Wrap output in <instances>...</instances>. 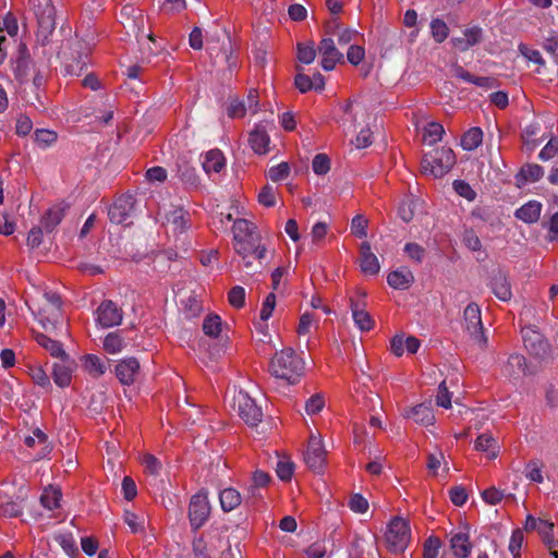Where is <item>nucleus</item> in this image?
<instances>
[{
  "mask_svg": "<svg viewBox=\"0 0 558 558\" xmlns=\"http://www.w3.org/2000/svg\"><path fill=\"white\" fill-rule=\"evenodd\" d=\"M192 554L193 558H234L231 544L218 530H210L195 537Z\"/></svg>",
  "mask_w": 558,
  "mask_h": 558,
  "instance_id": "1",
  "label": "nucleus"
},
{
  "mask_svg": "<svg viewBox=\"0 0 558 558\" xmlns=\"http://www.w3.org/2000/svg\"><path fill=\"white\" fill-rule=\"evenodd\" d=\"M303 369L302 359L291 348L276 352L269 363L270 374L288 384H295L302 376Z\"/></svg>",
  "mask_w": 558,
  "mask_h": 558,
  "instance_id": "2",
  "label": "nucleus"
},
{
  "mask_svg": "<svg viewBox=\"0 0 558 558\" xmlns=\"http://www.w3.org/2000/svg\"><path fill=\"white\" fill-rule=\"evenodd\" d=\"M157 219L165 227L167 233L179 236L191 228V216L182 206H159Z\"/></svg>",
  "mask_w": 558,
  "mask_h": 558,
  "instance_id": "3",
  "label": "nucleus"
},
{
  "mask_svg": "<svg viewBox=\"0 0 558 558\" xmlns=\"http://www.w3.org/2000/svg\"><path fill=\"white\" fill-rule=\"evenodd\" d=\"M454 163L453 150L449 147H439L424 155L422 171L433 178H441L450 171Z\"/></svg>",
  "mask_w": 558,
  "mask_h": 558,
  "instance_id": "4",
  "label": "nucleus"
},
{
  "mask_svg": "<svg viewBox=\"0 0 558 558\" xmlns=\"http://www.w3.org/2000/svg\"><path fill=\"white\" fill-rule=\"evenodd\" d=\"M385 539L392 553H402L407 549L411 539V530L408 520L395 517L387 525Z\"/></svg>",
  "mask_w": 558,
  "mask_h": 558,
  "instance_id": "5",
  "label": "nucleus"
},
{
  "mask_svg": "<svg viewBox=\"0 0 558 558\" xmlns=\"http://www.w3.org/2000/svg\"><path fill=\"white\" fill-rule=\"evenodd\" d=\"M465 330L473 341L480 347H484L487 338L483 330L481 308L476 303H470L463 312Z\"/></svg>",
  "mask_w": 558,
  "mask_h": 558,
  "instance_id": "6",
  "label": "nucleus"
},
{
  "mask_svg": "<svg viewBox=\"0 0 558 558\" xmlns=\"http://www.w3.org/2000/svg\"><path fill=\"white\" fill-rule=\"evenodd\" d=\"M233 401L234 405L238 408L240 417L243 418L246 424L255 426L262 421L263 412L247 392L240 390L234 395Z\"/></svg>",
  "mask_w": 558,
  "mask_h": 558,
  "instance_id": "7",
  "label": "nucleus"
},
{
  "mask_svg": "<svg viewBox=\"0 0 558 558\" xmlns=\"http://www.w3.org/2000/svg\"><path fill=\"white\" fill-rule=\"evenodd\" d=\"M522 338L526 350L537 359H545L549 353V344L543 335L532 327L522 329Z\"/></svg>",
  "mask_w": 558,
  "mask_h": 558,
  "instance_id": "8",
  "label": "nucleus"
},
{
  "mask_svg": "<svg viewBox=\"0 0 558 558\" xmlns=\"http://www.w3.org/2000/svg\"><path fill=\"white\" fill-rule=\"evenodd\" d=\"M210 512L207 496L198 493L191 498L189 507V517L192 527L199 529L207 521Z\"/></svg>",
  "mask_w": 558,
  "mask_h": 558,
  "instance_id": "9",
  "label": "nucleus"
},
{
  "mask_svg": "<svg viewBox=\"0 0 558 558\" xmlns=\"http://www.w3.org/2000/svg\"><path fill=\"white\" fill-rule=\"evenodd\" d=\"M64 71L68 75L78 76L83 73L87 65L88 53L82 50V45L76 44V47L70 52H62Z\"/></svg>",
  "mask_w": 558,
  "mask_h": 558,
  "instance_id": "10",
  "label": "nucleus"
},
{
  "mask_svg": "<svg viewBox=\"0 0 558 558\" xmlns=\"http://www.w3.org/2000/svg\"><path fill=\"white\" fill-rule=\"evenodd\" d=\"M306 465L315 472H320L326 461V450L319 437L312 435L304 456Z\"/></svg>",
  "mask_w": 558,
  "mask_h": 558,
  "instance_id": "11",
  "label": "nucleus"
},
{
  "mask_svg": "<svg viewBox=\"0 0 558 558\" xmlns=\"http://www.w3.org/2000/svg\"><path fill=\"white\" fill-rule=\"evenodd\" d=\"M322 57L320 65L325 71H331L343 60V54L337 49L332 38H323L318 46Z\"/></svg>",
  "mask_w": 558,
  "mask_h": 558,
  "instance_id": "12",
  "label": "nucleus"
},
{
  "mask_svg": "<svg viewBox=\"0 0 558 558\" xmlns=\"http://www.w3.org/2000/svg\"><path fill=\"white\" fill-rule=\"evenodd\" d=\"M134 202L130 195L118 198L108 210V216L113 223H126L133 213Z\"/></svg>",
  "mask_w": 558,
  "mask_h": 558,
  "instance_id": "13",
  "label": "nucleus"
},
{
  "mask_svg": "<svg viewBox=\"0 0 558 558\" xmlns=\"http://www.w3.org/2000/svg\"><path fill=\"white\" fill-rule=\"evenodd\" d=\"M96 320L105 328L113 327L122 322V313L112 301H104L97 308Z\"/></svg>",
  "mask_w": 558,
  "mask_h": 558,
  "instance_id": "14",
  "label": "nucleus"
},
{
  "mask_svg": "<svg viewBox=\"0 0 558 558\" xmlns=\"http://www.w3.org/2000/svg\"><path fill=\"white\" fill-rule=\"evenodd\" d=\"M483 40V29L478 26H471L463 31L462 36L452 37L451 44L459 51H466L468 49L478 45Z\"/></svg>",
  "mask_w": 558,
  "mask_h": 558,
  "instance_id": "15",
  "label": "nucleus"
},
{
  "mask_svg": "<svg viewBox=\"0 0 558 558\" xmlns=\"http://www.w3.org/2000/svg\"><path fill=\"white\" fill-rule=\"evenodd\" d=\"M270 137L266 123H258L251 131L248 144L251 148L258 155H265L268 151Z\"/></svg>",
  "mask_w": 558,
  "mask_h": 558,
  "instance_id": "16",
  "label": "nucleus"
},
{
  "mask_svg": "<svg viewBox=\"0 0 558 558\" xmlns=\"http://www.w3.org/2000/svg\"><path fill=\"white\" fill-rule=\"evenodd\" d=\"M74 362L69 355L60 359V362L53 364L52 377L57 386L64 388L71 384Z\"/></svg>",
  "mask_w": 558,
  "mask_h": 558,
  "instance_id": "17",
  "label": "nucleus"
},
{
  "mask_svg": "<svg viewBox=\"0 0 558 558\" xmlns=\"http://www.w3.org/2000/svg\"><path fill=\"white\" fill-rule=\"evenodd\" d=\"M140 371V362L134 357L121 360L116 366V375L122 385L134 383Z\"/></svg>",
  "mask_w": 558,
  "mask_h": 558,
  "instance_id": "18",
  "label": "nucleus"
},
{
  "mask_svg": "<svg viewBox=\"0 0 558 558\" xmlns=\"http://www.w3.org/2000/svg\"><path fill=\"white\" fill-rule=\"evenodd\" d=\"M234 250L241 259L254 257L262 260L266 254V248L259 244L258 238L236 242L234 243Z\"/></svg>",
  "mask_w": 558,
  "mask_h": 558,
  "instance_id": "19",
  "label": "nucleus"
},
{
  "mask_svg": "<svg viewBox=\"0 0 558 558\" xmlns=\"http://www.w3.org/2000/svg\"><path fill=\"white\" fill-rule=\"evenodd\" d=\"M361 270L364 275L375 276L379 272L380 265L377 256L372 252L371 245L368 242H363L361 244V262H360Z\"/></svg>",
  "mask_w": 558,
  "mask_h": 558,
  "instance_id": "20",
  "label": "nucleus"
},
{
  "mask_svg": "<svg viewBox=\"0 0 558 558\" xmlns=\"http://www.w3.org/2000/svg\"><path fill=\"white\" fill-rule=\"evenodd\" d=\"M450 548L456 558H466L472 549L469 534L458 532L450 536Z\"/></svg>",
  "mask_w": 558,
  "mask_h": 558,
  "instance_id": "21",
  "label": "nucleus"
},
{
  "mask_svg": "<svg viewBox=\"0 0 558 558\" xmlns=\"http://www.w3.org/2000/svg\"><path fill=\"white\" fill-rule=\"evenodd\" d=\"M414 281L412 271L407 267H401L391 271L387 277L388 284L393 289H408Z\"/></svg>",
  "mask_w": 558,
  "mask_h": 558,
  "instance_id": "22",
  "label": "nucleus"
},
{
  "mask_svg": "<svg viewBox=\"0 0 558 558\" xmlns=\"http://www.w3.org/2000/svg\"><path fill=\"white\" fill-rule=\"evenodd\" d=\"M405 416L412 418L415 423L422 425H432L435 421V415L429 403H421L411 408Z\"/></svg>",
  "mask_w": 558,
  "mask_h": 558,
  "instance_id": "23",
  "label": "nucleus"
},
{
  "mask_svg": "<svg viewBox=\"0 0 558 558\" xmlns=\"http://www.w3.org/2000/svg\"><path fill=\"white\" fill-rule=\"evenodd\" d=\"M474 447L477 451L486 453L488 459H496L500 450L497 439L488 433L481 434L476 438Z\"/></svg>",
  "mask_w": 558,
  "mask_h": 558,
  "instance_id": "24",
  "label": "nucleus"
},
{
  "mask_svg": "<svg viewBox=\"0 0 558 558\" xmlns=\"http://www.w3.org/2000/svg\"><path fill=\"white\" fill-rule=\"evenodd\" d=\"M226 165L223 154L219 149H211L204 155L202 166L207 174L219 173Z\"/></svg>",
  "mask_w": 558,
  "mask_h": 558,
  "instance_id": "25",
  "label": "nucleus"
},
{
  "mask_svg": "<svg viewBox=\"0 0 558 558\" xmlns=\"http://www.w3.org/2000/svg\"><path fill=\"white\" fill-rule=\"evenodd\" d=\"M451 73L454 77L460 78L466 83L474 84L480 87H487L490 88L493 86V80L490 77L486 76H474L468 71H465L461 65L458 63H453L451 65Z\"/></svg>",
  "mask_w": 558,
  "mask_h": 558,
  "instance_id": "26",
  "label": "nucleus"
},
{
  "mask_svg": "<svg viewBox=\"0 0 558 558\" xmlns=\"http://www.w3.org/2000/svg\"><path fill=\"white\" fill-rule=\"evenodd\" d=\"M492 292L502 302H508L512 298L510 283L505 275L496 274L490 281Z\"/></svg>",
  "mask_w": 558,
  "mask_h": 558,
  "instance_id": "27",
  "label": "nucleus"
},
{
  "mask_svg": "<svg viewBox=\"0 0 558 558\" xmlns=\"http://www.w3.org/2000/svg\"><path fill=\"white\" fill-rule=\"evenodd\" d=\"M504 374L513 379L524 376L526 374L525 357L521 354L510 355L504 367Z\"/></svg>",
  "mask_w": 558,
  "mask_h": 558,
  "instance_id": "28",
  "label": "nucleus"
},
{
  "mask_svg": "<svg viewBox=\"0 0 558 558\" xmlns=\"http://www.w3.org/2000/svg\"><path fill=\"white\" fill-rule=\"evenodd\" d=\"M65 206L56 204L51 206L43 216L40 223L46 232H51L62 220Z\"/></svg>",
  "mask_w": 558,
  "mask_h": 558,
  "instance_id": "29",
  "label": "nucleus"
},
{
  "mask_svg": "<svg viewBox=\"0 0 558 558\" xmlns=\"http://www.w3.org/2000/svg\"><path fill=\"white\" fill-rule=\"evenodd\" d=\"M232 231L234 243L258 238L255 233V226L246 219L235 220Z\"/></svg>",
  "mask_w": 558,
  "mask_h": 558,
  "instance_id": "30",
  "label": "nucleus"
},
{
  "mask_svg": "<svg viewBox=\"0 0 558 558\" xmlns=\"http://www.w3.org/2000/svg\"><path fill=\"white\" fill-rule=\"evenodd\" d=\"M542 211V204L531 201L521 206L515 211V217L526 223H533L538 220Z\"/></svg>",
  "mask_w": 558,
  "mask_h": 558,
  "instance_id": "31",
  "label": "nucleus"
},
{
  "mask_svg": "<svg viewBox=\"0 0 558 558\" xmlns=\"http://www.w3.org/2000/svg\"><path fill=\"white\" fill-rule=\"evenodd\" d=\"M351 311L354 324L361 331H369L373 328L374 320L369 313L354 301H351Z\"/></svg>",
  "mask_w": 558,
  "mask_h": 558,
  "instance_id": "32",
  "label": "nucleus"
},
{
  "mask_svg": "<svg viewBox=\"0 0 558 558\" xmlns=\"http://www.w3.org/2000/svg\"><path fill=\"white\" fill-rule=\"evenodd\" d=\"M220 505L223 511H232L242 501L241 494L234 488H225L219 494Z\"/></svg>",
  "mask_w": 558,
  "mask_h": 558,
  "instance_id": "33",
  "label": "nucleus"
},
{
  "mask_svg": "<svg viewBox=\"0 0 558 558\" xmlns=\"http://www.w3.org/2000/svg\"><path fill=\"white\" fill-rule=\"evenodd\" d=\"M38 26L39 34L44 35L46 38L47 35L51 34L56 27L54 22V8L47 3L46 9L44 10L41 15H38Z\"/></svg>",
  "mask_w": 558,
  "mask_h": 558,
  "instance_id": "34",
  "label": "nucleus"
},
{
  "mask_svg": "<svg viewBox=\"0 0 558 558\" xmlns=\"http://www.w3.org/2000/svg\"><path fill=\"white\" fill-rule=\"evenodd\" d=\"M62 493L60 488L54 486L46 487L40 496V504L48 510H53L60 507Z\"/></svg>",
  "mask_w": 558,
  "mask_h": 558,
  "instance_id": "35",
  "label": "nucleus"
},
{
  "mask_svg": "<svg viewBox=\"0 0 558 558\" xmlns=\"http://www.w3.org/2000/svg\"><path fill=\"white\" fill-rule=\"evenodd\" d=\"M83 367L93 377H100L107 371L106 364L100 360V357L94 354H87L84 356Z\"/></svg>",
  "mask_w": 558,
  "mask_h": 558,
  "instance_id": "36",
  "label": "nucleus"
},
{
  "mask_svg": "<svg viewBox=\"0 0 558 558\" xmlns=\"http://www.w3.org/2000/svg\"><path fill=\"white\" fill-rule=\"evenodd\" d=\"M36 340L38 344L45 348L53 357L62 359L68 355L59 341L50 339L46 335H37Z\"/></svg>",
  "mask_w": 558,
  "mask_h": 558,
  "instance_id": "37",
  "label": "nucleus"
},
{
  "mask_svg": "<svg viewBox=\"0 0 558 558\" xmlns=\"http://www.w3.org/2000/svg\"><path fill=\"white\" fill-rule=\"evenodd\" d=\"M483 142V132L480 128H472L461 138V146L464 150H474Z\"/></svg>",
  "mask_w": 558,
  "mask_h": 558,
  "instance_id": "38",
  "label": "nucleus"
},
{
  "mask_svg": "<svg viewBox=\"0 0 558 558\" xmlns=\"http://www.w3.org/2000/svg\"><path fill=\"white\" fill-rule=\"evenodd\" d=\"M445 133L444 126L437 122H429L423 130V140L427 145H434L441 141Z\"/></svg>",
  "mask_w": 558,
  "mask_h": 558,
  "instance_id": "39",
  "label": "nucleus"
},
{
  "mask_svg": "<svg viewBox=\"0 0 558 558\" xmlns=\"http://www.w3.org/2000/svg\"><path fill=\"white\" fill-rule=\"evenodd\" d=\"M57 138V133L49 129H37L34 133L35 144L43 149H46L54 144Z\"/></svg>",
  "mask_w": 558,
  "mask_h": 558,
  "instance_id": "40",
  "label": "nucleus"
},
{
  "mask_svg": "<svg viewBox=\"0 0 558 558\" xmlns=\"http://www.w3.org/2000/svg\"><path fill=\"white\" fill-rule=\"evenodd\" d=\"M296 57L301 63L311 64L316 58V48L313 41L298 44Z\"/></svg>",
  "mask_w": 558,
  "mask_h": 558,
  "instance_id": "41",
  "label": "nucleus"
},
{
  "mask_svg": "<svg viewBox=\"0 0 558 558\" xmlns=\"http://www.w3.org/2000/svg\"><path fill=\"white\" fill-rule=\"evenodd\" d=\"M123 520L132 533L136 534L144 532L146 523L145 515H138L130 510H125L123 513Z\"/></svg>",
  "mask_w": 558,
  "mask_h": 558,
  "instance_id": "42",
  "label": "nucleus"
},
{
  "mask_svg": "<svg viewBox=\"0 0 558 558\" xmlns=\"http://www.w3.org/2000/svg\"><path fill=\"white\" fill-rule=\"evenodd\" d=\"M124 348V340L118 332H109L104 340V349L109 354L120 353Z\"/></svg>",
  "mask_w": 558,
  "mask_h": 558,
  "instance_id": "43",
  "label": "nucleus"
},
{
  "mask_svg": "<svg viewBox=\"0 0 558 558\" xmlns=\"http://www.w3.org/2000/svg\"><path fill=\"white\" fill-rule=\"evenodd\" d=\"M221 318L216 314H210L203 322V330L205 335L217 338L221 332Z\"/></svg>",
  "mask_w": 558,
  "mask_h": 558,
  "instance_id": "44",
  "label": "nucleus"
},
{
  "mask_svg": "<svg viewBox=\"0 0 558 558\" xmlns=\"http://www.w3.org/2000/svg\"><path fill=\"white\" fill-rule=\"evenodd\" d=\"M519 175L525 182H536L544 175V169L537 163H529L522 167Z\"/></svg>",
  "mask_w": 558,
  "mask_h": 558,
  "instance_id": "45",
  "label": "nucleus"
},
{
  "mask_svg": "<svg viewBox=\"0 0 558 558\" xmlns=\"http://www.w3.org/2000/svg\"><path fill=\"white\" fill-rule=\"evenodd\" d=\"M24 442L27 447H35L36 445H41V451L37 453L39 458L46 454L47 446V436L39 428L33 432V435L25 437Z\"/></svg>",
  "mask_w": 558,
  "mask_h": 558,
  "instance_id": "46",
  "label": "nucleus"
},
{
  "mask_svg": "<svg viewBox=\"0 0 558 558\" xmlns=\"http://www.w3.org/2000/svg\"><path fill=\"white\" fill-rule=\"evenodd\" d=\"M348 507L354 513L364 514L367 512L369 504L364 496H362L359 493H355L350 497L348 501Z\"/></svg>",
  "mask_w": 558,
  "mask_h": 558,
  "instance_id": "47",
  "label": "nucleus"
},
{
  "mask_svg": "<svg viewBox=\"0 0 558 558\" xmlns=\"http://www.w3.org/2000/svg\"><path fill=\"white\" fill-rule=\"evenodd\" d=\"M293 472L294 464L290 459L283 457L278 460L276 473L281 481H290L293 475Z\"/></svg>",
  "mask_w": 558,
  "mask_h": 558,
  "instance_id": "48",
  "label": "nucleus"
},
{
  "mask_svg": "<svg viewBox=\"0 0 558 558\" xmlns=\"http://www.w3.org/2000/svg\"><path fill=\"white\" fill-rule=\"evenodd\" d=\"M430 32L437 43H442L448 37L449 27L442 20L435 19L430 22Z\"/></svg>",
  "mask_w": 558,
  "mask_h": 558,
  "instance_id": "49",
  "label": "nucleus"
},
{
  "mask_svg": "<svg viewBox=\"0 0 558 558\" xmlns=\"http://www.w3.org/2000/svg\"><path fill=\"white\" fill-rule=\"evenodd\" d=\"M312 168L315 174L325 175L330 170V159L326 154H317L312 162Z\"/></svg>",
  "mask_w": 558,
  "mask_h": 558,
  "instance_id": "50",
  "label": "nucleus"
},
{
  "mask_svg": "<svg viewBox=\"0 0 558 558\" xmlns=\"http://www.w3.org/2000/svg\"><path fill=\"white\" fill-rule=\"evenodd\" d=\"M318 326V320L313 314L306 312L300 317L298 333L299 336H306L311 332L313 327Z\"/></svg>",
  "mask_w": 558,
  "mask_h": 558,
  "instance_id": "51",
  "label": "nucleus"
},
{
  "mask_svg": "<svg viewBox=\"0 0 558 558\" xmlns=\"http://www.w3.org/2000/svg\"><path fill=\"white\" fill-rule=\"evenodd\" d=\"M452 186H453L454 192L459 196L468 199L469 202H473L475 199L476 192L472 189V186L468 182H465L463 180H456V181H453Z\"/></svg>",
  "mask_w": 558,
  "mask_h": 558,
  "instance_id": "52",
  "label": "nucleus"
},
{
  "mask_svg": "<svg viewBox=\"0 0 558 558\" xmlns=\"http://www.w3.org/2000/svg\"><path fill=\"white\" fill-rule=\"evenodd\" d=\"M54 539L68 556H73L77 553L75 541L71 534H58Z\"/></svg>",
  "mask_w": 558,
  "mask_h": 558,
  "instance_id": "53",
  "label": "nucleus"
},
{
  "mask_svg": "<svg viewBox=\"0 0 558 558\" xmlns=\"http://www.w3.org/2000/svg\"><path fill=\"white\" fill-rule=\"evenodd\" d=\"M290 166L288 162H280L268 170V178L274 182H279L288 178Z\"/></svg>",
  "mask_w": 558,
  "mask_h": 558,
  "instance_id": "54",
  "label": "nucleus"
},
{
  "mask_svg": "<svg viewBox=\"0 0 558 558\" xmlns=\"http://www.w3.org/2000/svg\"><path fill=\"white\" fill-rule=\"evenodd\" d=\"M555 157H558V137L550 138L538 154V158L543 161H548Z\"/></svg>",
  "mask_w": 558,
  "mask_h": 558,
  "instance_id": "55",
  "label": "nucleus"
},
{
  "mask_svg": "<svg viewBox=\"0 0 558 558\" xmlns=\"http://www.w3.org/2000/svg\"><path fill=\"white\" fill-rule=\"evenodd\" d=\"M179 178L183 184L189 187H197L199 180L195 169L184 167L179 170Z\"/></svg>",
  "mask_w": 558,
  "mask_h": 558,
  "instance_id": "56",
  "label": "nucleus"
},
{
  "mask_svg": "<svg viewBox=\"0 0 558 558\" xmlns=\"http://www.w3.org/2000/svg\"><path fill=\"white\" fill-rule=\"evenodd\" d=\"M275 307H276V295L274 293H269L262 304V308L259 312L260 320L266 323L271 317Z\"/></svg>",
  "mask_w": 558,
  "mask_h": 558,
  "instance_id": "57",
  "label": "nucleus"
},
{
  "mask_svg": "<svg viewBox=\"0 0 558 558\" xmlns=\"http://www.w3.org/2000/svg\"><path fill=\"white\" fill-rule=\"evenodd\" d=\"M7 32L8 35L14 37L19 33V24L16 17L12 13H7L2 20V26H0V34Z\"/></svg>",
  "mask_w": 558,
  "mask_h": 558,
  "instance_id": "58",
  "label": "nucleus"
},
{
  "mask_svg": "<svg viewBox=\"0 0 558 558\" xmlns=\"http://www.w3.org/2000/svg\"><path fill=\"white\" fill-rule=\"evenodd\" d=\"M417 202L414 199H407L399 206V216L404 222H409L414 217V210Z\"/></svg>",
  "mask_w": 558,
  "mask_h": 558,
  "instance_id": "59",
  "label": "nucleus"
},
{
  "mask_svg": "<svg viewBox=\"0 0 558 558\" xmlns=\"http://www.w3.org/2000/svg\"><path fill=\"white\" fill-rule=\"evenodd\" d=\"M258 202L266 206L272 207L276 204V190L271 185H265L258 194Z\"/></svg>",
  "mask_w": 558,
  "mask_h": 558,
  "instance_id": "60",
  "label": "nucleus"
},
{
  "mask_svg": "<svg viewBox=\"0 0 558 558\" xmlns=\"http://www.w3.org/2000/svg\"><path fill=\"white\" fill-rule=\"evenodd\" d=\"M525 476L531 482L542 483L544 481L542 468L537 461H531L525 468Z\"/></svg>",
  "mask_w": 558,
  "mask_h": 558,
  "instance_id": "61",
  "label": "nucleus"
},
{
  "mask_svg": "<svg viewBox=\"0 0 558 558\" xmlns=\"http://www.w3.org/2000/svg\"><path fill=\"white\" fill-rule=\"evenodd\" d=\"M504 497V492L494 486L482 492V498L488 505H497Z\"/></svg>",
  "mask_w": 558,
  "mask_h": 558,
  "instance_id": "62",
  "label": "nucleus"
},
{
  "mask_svg": "<svg viewBox=\"0 0 558 558\" xmlns=\"http://www.w3.org/2000/svg\"><path fill=\"white\" fill-rule=\"evenodd\" d=\"M367 220L361 216H355L351 221V231L357 238H365L367 235Z\"/></svg>",
  "mask_w": 558,
  "mask_h": 558,
  "instance_id": "63",
  "label": "nucleus"
},
{
  "mask_svg": "<svg viewBox=\"0 0 558 558\" xmlns=\"http://www.w3.org/2000/svg\"><path fill=\"white\" fill-rule=\"evenodd\" d=\"M440 548V541L437 537H428L424 543V558H436Z\"/></svg>",
  "mask_w": 558,
  "mask_h": 558,
  "instance_id": "64",
  "label": "nucleus"
}]
</instances>
